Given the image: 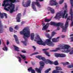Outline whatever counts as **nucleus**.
<instances>
[{
    "mask_svg": "<svg viewBox=\"0 0 73 73\" xmlns=\"http://www.w3.org/2000/svg\"><path fill=\"white\" fill-rule=\"evenodd\" d=\"M21 35H23V38L25 40V41H22V42L25 45V46H27V38L30 36V31L28 30V29L27 28H25L22 31L19 32Z\"/></svg>",
    "mask_w": 73,
    "mask_h": 73,
    "instance_id": "nucleus-1",
    "label": "nucleus"
},
{
    "mask_svg": "<svg viewBox=\"0 0 73 73\" xmlns=\"http://www.w3.org/2000/svg\"><path fill=\"white\" fill-rule=\"evenodd\" d=\"M15 1H13L11 0H5L3 1V3L2 4L3 7H5V8L6 7H12V6L14 5L13 3H15Z\"/></svg>",
    "mask_w": 73,
    "mask_h": 73,
    "instance_id": "nucleus-2",
    "label": "nucleus"
},
{
    "mask_svg": "<svg viewBox=\"0 0 73 73\" xmlns=\"http://www.w3.org/2000/svg\"><path fill=\"white\" fill-rule=\"evenodd\" d=\"M39 63L40 65V66L39 68H35V69L37 73H41V70H42V69L44 68V66L45 64H44V62L41 61Z\"/></svg>",
    "mask_w": 73,
    "mask_h": 73,
    "instance_id": "nucleus-3",
    "label": "nucleus"
},
{
    "mask_svg": "<svg viewBox=\"0 0 73 73\" xmlns=\"http://www.w3.org/2000/svg\"><path fill=\"white\" fill-rule=\"evenodd\" d=\"M70 14L71 16H69L67 18L66 23V26H67L68 25L69 22V20H71L72 21H73V12H72V9H70Z\"/></svg>",
    "mask_w": 73,
    "mask_h": 73,
    "instance_id": "nucleus-4",
    "label": "nucleus"
},
{
    "mask_svg": "<svg viewBox=\"0 0 73 73\" xmlns=\"http://www.w3.org/2000/svg\"><path fill=\"white\" fill-rule=\"evenodd\" d=\"M35 5H37L38 7H39V8H40V7H41V5H40V3H39V2H32V7L33 9V10H34L35 11H37V10H36V8L35 7Z\"/></svg>",
    "mask_w": 73,
    "mask_h": 73,
    "instance_id": "nucleus-5",
    "label": "nucleus"
},
{
    "mask_svg": "<svg viewBox=\"0 0 73 73\" xmlns=\"http://www.w3.org/2000/svg\"><path fill=\"white\" fill-rule=\"evenodd\" d=\"M63 25H64V23H60V27H61L63 29L62 32H66V31H67V29H68V25L67 26H66V24H65V26H63Z\"/></svg>",
    "mask_w": 73,
    "mask_h": 73,
    "instance_id": "nucleus-6",
    "label": "nucleus"
},
{
    "mask_svg": "<svg viewBox=\"0 0 73 73\" xmlns=\"http://www.w3.org/2000/svg\"><path fill=\"white\" fill-rule=\"evenodd\" d=\"M45 43L48 46H53L54 44L51 41L50 39H47L46 40Z\"/></svg>",
    "mask_w": 73,
    "mask_h": 73,
    "instance_id": "nucleus-7",
    "label": "nucleus"
},
{
    "mask_svg": "<svg viewBox=\"0 0 73 73\" xmlns=\"http://www.w3.org/2000/svg\"><path fill=\"white\" fill-rule=\"evenodd\" d=\"M49 5L50 6H54L58 5V3L56 2V0H50Z\"/></svg>",
    "mask_w": 73,
    "mask_h": 73,
    "instance_id": "nucleus-8",
    "label": "nucleus"
},
{
    "mask_svg": "<svg viewBox=\"0 0 73 73\" xmlns=\"http://www.w3.org/2000/svg\"><path fill=\"white\" fill-rule=\"evenodd\" d=\"M31 0H27V5L26 4H24V2H23L22 3V5L24 7H28L29 6L31 5Z\"/></svg>",
    "mask_w": 73,
    "mask_h": 73,
    "instance_id": "nucleus-9",
    "label": "nucleus"
},
{
    "mask_svg": "<svg viewBox=\"0 0 73 73\" xmlns=\"http://www.w3.org/2000/svg\"><path fill=\"white\" fill-rule=\"evenodd\" d=\"M21 17V13H18L16 17L17 21L18 22V23H20V22L21 21L20 20Z\"/></svg>",
    "mask_w": 73,
    "mask_h": 73,
    "instance_id": "nucleus-10",
    "label": "nucleus"
},
{
    "mask_svg": "<svg viewBox=\"0 0 73 73\" xmlns=\"http://www.w3.org/2000/svg\"><path fill=\"white\" fill-rule=\"evenodd\" d=\"M62 14L61 13H58L56 15L55 17H54V19H58L59 20L60 18H61V16H62Z\"/></svg>",
    "mask_w": 73,
    "mask_h": 73,
    "instance_id": "nucleus-11",
    "label": "nucleus"
},
{
    "mask_svg": "<svg viewBox=\"0 0 73 73\" xmlns=\"http://www.w3.org/2000/svg\"><path fill=\"white\" fill-rule=\"evenodd\" d=\"M38 40L37 41V43L39 45H41V43L43 41L41 40V39L39 37L37 38H36V40Z\"/></svg>",
    "mask_w": 73,
    "mask_h": 73,
    "instance_id": "nucleus-12",
    "label": "nucleus"
},
{
    "mask_svg": "<svg viewBox=\"0 0 73 73\" xmlns=\"http://www.w3.org/2000/svg\"><path fill=\"white\" fill-rule=\"evenodd\" d=\"M49 23H47L46 25L43 27L42 28V30H43V31L46 30L48 28V27H49Z\"/></svg>",
    "mask_w": 73,
    "mask_h": 73,
    "instance_id": "nucleus-13",
    "label": "nucleus"
},
{
    "mask_svg": "<svg viewBox=\"0 0 73 73\" xmlns=\"http://www.w3.org/2000/svg\"><path fill=\"white\" fill-rule=\"evenodd\" d=\"M60 37L58 36L56 38H53L52 39V41L54 42H58L59 40H58V39Z\"/></svg>",
    "mask_w": 73,
    "mask_h": 73,
    "instance_id": "nucleus-14",
    "label": "nucleus"
},
{
    "mask_svg": "<svg viewBox=\"0 0 73 73\" xmlns=\"http://www.w3.org/2000/svg\"><path fill=\"white\" fill-rule=\"evenodd\" d=\"M70 47V46L68 45H64L62 48V49H68Z\"/></svg>",
    "mask_w": 73,
    "mask_h": 73,
    "instance_id": "nucleus-15",
    "label": "nucleus"
},
{
    "mask_svg": "<svg viewBox=\"0 0 73 73\" xmlns=\"http://www.w3.org/2000/svg\"><path fill=\"white\" fill-rule=\"evenodd\" d=\"M48 11H50L51 12V13L53 14L54 13V10L50 7H48Z\"/></svg>",
    "mask_w": 73,
    "mask_h": 73,
    "instance_id": "nucleus-16",
    "label": "nucleus"
},
{
    "mask_svg": "<svg viewBox=\"0 0 73 73\" xmlns=\"http://www.w3.org/2000/svg\"><path fill=\"white\" fill-rule=\"evenodd\" d=\"M28 71L29 72H30V71H31V73H36L35 70L32 69V67H30L28 69Z\"/></svg>",
    "mask_w": 73,
    "mask_h": 73,
    "instance_id": "nucleus-17",
    "label": "nucleus"
},
{
    "mask_svg": "<svg viewBox=\"0 0 73 73\" xmlns=\"http://www.w3.org/2000/svg\"><path fill=\"white\" fill-rule=\"evenodd\" d=\"M14 37L15 38V41H16L17 43V44H19V39H18V38L16 35H14Z\"/></svg>",
    "mask_w": 73,
    "mask_h": 73,
    "instance_id": "nucleus-18",
    "label": "nucleus"
},
{
    "mask_svg": "<svg viewBox=\"0 0 73 73\" xmlns=\"http://www.w3.org/2000/svg\"><path fill=\"white\" fill-rule=\"evenodd\" d=\"M44 62L47 64H48V63H49L50 64H51V65L52 64H53V61H52L49 59H46L45 61H44Z\"/></svg>",
    "mask_w": 73,
    "mask_h": 73,
    "instance_id": "nucleus-19",
    "label": "nucleus"
},
{
    "mask_svg": "<svg viewBox=\"0 0 73 73\" xmlns=\"http://www.w3.org/2000/svg\"><path fill=\"white\" fill-rule=\"evenodd\" d=\"M12 7V9H10V13H12L13 12H15V5H13Z\"/></svg>",
    "mask_w": 73,
    "mask_h": 73,
    "instance_id": "nucleus-20",
    "label": "nucleus"
},
{
    "mask_svg": "<svg viewBox=\"0 0 73 73\" xmlns=\"http://www.w3.org/2000/svg\"><path fill=\"white\" fill-rule=\"evenodd\" d=\"M14 49L15 50L17 51V52H19L20 50H19V48L18 47L16 46H14Z\"/></svg>",
    "mask_w": 73,
    "mask_h": 73,
    "instance_id": "nucleus-21",
    "label": "nucleus"
},
{
    "mask_svg": "<svg viewBox=\"0 0 73 73\" xmlns=\"http://www.w3.org/2000/svg\"><path fill=\"white\" fill-rule=\"evenodd\" d=\"M34 37H35V34L33 33H31V40H33L34 39Z\"/></svg>",
    "mask_w": 73,
    "mask_h": 73,
    "instance_id": "nucleus-22",
    "label": "nucleus"
},
{
    "mask_svg": "<svg viewBox=\"0 0 73 73\" xmlns=\"http://www.w3.org/2000/svg\"><path fill=\"white\" fill-rule=\"evenodd\" d=\"M66 57V55L64 54H60V57L61 58H64Z\"/></svg>",
    "mask_w": 73,
    "mask_h": 73,
    "instance_id": "nucleus-23",
    "label": "nucleus"
},
{
    "mask_svg": "<svg viewBox=\"0 0 73 73\" xmlns=\"http://www.w3.org/2000/svg\"><path fill=\"white\" fill-rule=\"evenodd\" d=\"M56 69L57 71V70H62L61 67L58 66H57L56 67Z\"/></svg>",
    "mask_w": 73,
    "mask_h": 73,
    "instance_id": "nucleus-24",
    "label": "nucleus"
},
{
    "mask_svg": "<svg viewBox=\"0 0 73 73\" xmlns=\"http://www.w3.org/2000/svg\"><path fill=\"white\" fill-rule=\"evenodd\" d=\"M20 56L21 57V58H23L24 60H26V57L24 55H22L21 54H19Z\"/></svg>",
    "mask_w": 73,
    "mask_h": 73,
    "instance_id": "nucleus-25",
    "label": "nucleus"
},
{
    "mask_svg": "<svg viewBox=\"0 0 73 73\" xmlns=\"http://www.w3.org/2000/svg\"><path fill=\"white\" fill-rule=\"evenodd\" d=\"M52 64H54L55 65H58V61L56 60V61H55L54 62H53V63L51 64V65H52Z\"/></svg>",
    "mask_w": 73,
    "mask_h": 73,
    "instance_id": "nucleus-26",
    "label": "nucleus"
},
{
    "mask_svg": "<svg viewBox=\"0 0 73 73\" xmlns=\"http://www.w3.org/2000/svg\"><path fill=\"white\" fill-rule=\"evenodd\" d=\"M54 56L56 57H60V54L55 53L54 54Z\"/></svg>",
    "mask_w": 73,
    "mask_h": 73,
    "instance_id": "nucleus-27",
    "label": "nucleus"
},
{
    "mask_svg": "<svg viewBox=\"0 0 73 73\" xmlns=\"http://www.w3.org/2000/svg\"><path fill=\"white\" fill-rule=\"evenodd\" d=\"M50 21H51V19H46L44 20L45 23H48V22H49Z\"/></svg>",
    "mask_w": 73,
    "mask_h": 73,
    "instance_id": "nucleus-28",
    "label": "nucleus"
},
{
    "mask_svg": "<svg viewBox=\"0 0 73 73\" xmlns=\"http://www.w3.org/2000/svg\"><path fill=\"white\" fill-rule=\"evenodd\" d=\"M44 53L46 55V56H47L48 57H50V54H49V52H44Z\"/></svg>",
    "mask_w": 73,
    "mask_h": 73,
    "instance_id": "nucleus-29",
    "label": "nucleus"
},
{
    "mask_svg": "<svg viewBox=\"0 0 73 73\" xmlns=\"http://www.w3.org/2000/svg\"><path fill=\"white\" fill-rule=\"evenodd\" d=\"M4 47L3 48V50L5 51L7 50V47L5 46V45L4 44Z\"/></svg>",
    "mask_w": 73,
    "mask_h": 73,
    "instance_id": "nucleus-30",
    "label": "nucleus"
},
{
    "mask_svg": "<svg viewBox=\"0 0 73 73\" xmlns=\"http://www.w3.org/2000/svg\"><path fill=\"white\" fill-rule=\"evenodd\" d=\"M51 70V68H50L49 69H47V70H45L44 72V73H49V71L50 70Z\"/></svg>",
    "mask_w": 73,
    "mask_h": 73,
    "instance_id": "nucleus-31",
    "label": "nucleus"
},
{
    "mask_svg": "<svg viewBox=\"0 0 73 73\" xmlns=\"http://www.w3.org/2000/svg\"><path fill=\"white\" fill-rule=\"evenodd\" d=\"M13 29L12 28V27H10L9 28V31L10 32H13Z\"/></svg>",
    "mask_w": 73,
    "mask_h": 73,
    "instance_id": "nucleus-32",
    "label": "nucleus"
},
{
    "mask_svg": "<svg viewBox=\"0 0 73 73\" xmlns=\"http://www.w3.org/2000/svg\"><path fill=\"white\" fill-rule=\"evenodd\" d=\"M36 57L37 58H38L39 60H41V56H36Z\"/></svg>",
    "mask_w": 73,
    "mask_h": 73,
    "instance_id": "nucleus-33",
    "label": "nucleus"
},
{
    "mask_svg": "<svg viewBox=\"0 0 73 73\" xmlns=\"http://www.w3.org/2000/svg\"><path fill=\"white\" fill-rule=\"evenodd\" d=\"M50 25H54L55 26L56 23L54 22H50Z\"/></svg>",
    "mask_w": 73,
    "mask_h": 73,
    "instance_id": "nucleus-34",
    "label": "nucleus"
},
{
    "mask_svg": "<svg viewBox=\"0 0 73 73\" xmlns=\"http://www.w3.org/2000/svg\"><path fill=\"white\" fill-rule=\"evenodd\" d=\"M60 71H57V70H54L53 71H52V73H60Z\"/></svg>",
    "mask_w": 73,
    "mask_h": 73,
    "instance_id": "nucleus-35",
    "label": "nucleus"
},
{
    "mask_svg": "<svg viewBox=\"0 0 73 73\" xmlns=\"http://www.w3.org/2000/svg\"><path fill=\"white\" fill-rule=\"evenodd\" d=\"M69 64V63L68 62H66V63H63V65H66Z\"/></svg>",
    "mask_w": 73,
    "mask_h": 73,
    "instance_id": "nucleus-36",
    "label": "nucleus"
},
{
    "mask_svg": "<svg viewBox=\"0 0 73 73\" xmlns=\"http://www.w3.org/2000/svg\"><path fill=\"white\" fill-rule=\"evenodd\" d=\"M41 60H43V61H44V62H45V60H46V59H45V58H44V57H42Z\"/></svg>",
    "mask_w": 73,
    "mask_h": 73,
    "instance_id": "nucleus-37",
    "label": "nucleus"
},
{
    "mask_svg": "<svg viewBox=\"0 0 73 73\" xmlns=\"http://www.w3.org/2000/svg\"><path fill=\"white\" fill-rule=\"evenodd\" d=\"M60 23H55V26H57L58 27L60 26Z\"/></svg>",
    "mask_w": 73,
    "mask_h": 73,
    "instance_id": "nucleus-38",
    "label": "nucleus"
},
{
    "mask_svg": "<svg viewBox=\"0 0 73 73\" xmlns=\"http://www.w3.org/2000/svg\"><path fill=\"white\" fill-rule=\"evenodd\" d=\"M38 54V52H35L33 54H31V56H33L35 54Z\"/></svg>",
    "mask_w": 73,
    "mask_h": 73,
    "instance_id": "nucleus-39",
    "label": "nucleus"
},
{
    "mask_svg": "<svg viewBox=\"0 0 73 73\" xmlns=\"http://www.w3.org/2000/svg\"><path fill=\"white\" fill-rule=\"evenodd\" d=\"M15 29H16V30H18V29H19V26L18 25L16 26L15 27Z\"/></svg>",
    "mask_w": 73,
    "mask_h": 73,
    "instance_id": "nucleus-40",
    "label": "nucleus"
},
{
    "mask_svg": "<svg viewBox=\"0 0 73 73\" xmlns=\"http://www.w3.org/2000/svg\"><path fill=\"white\" fill-rule=\"evenodd\" d=\"M18 57L19 58V62H21V58L20 57Z\"/></svg>",
    "mask_w": 73,
    "mask_h": 73,
    "instance_id": "nucleus-41",
    "label": "nucleus"
},
{
    "mask_svg": "<svg viewBox=\"0 0 73 73\" xmlns=\"http://www.w3.org/2000/svg\"><path fill=\"white\" fill-rule=\"evenodd\" d=\"M3 15L5 16L6 19H7V14L3 13Z\"/></svg>",
    "mask_w": 73,
    "mask_h": 73,
    "instance_id": "nucleus-42",
    "label": "nucleus"
},
{
    "mask_svg": "<svg viewBox=\"0 0 73 73\" xmlns=\"http://www.w3.org/2000/svg\"><path fill=\"white\" fill-rule=\"evenodd\" d=\"M64 0H60L59 2V4H62V3H64Z\"/></svg>",
    "mask_w": 73,
    "mask_h": 73,
    "instance_id": "nucleus-43",
    "label": "nucleus"
},
{
    "mask_svg": "<svg viewBox=\"0 0 73 73\" xmlns=\"http://www.w3.org/2000/svg\"><path fill=\"white\" fill-rule=\"evenodd\" d=\"M1 19H3V18H4V16H3L4 14H3V13H1Z\"/></svg>",
    "mask_w": 73,
    "mask_h": 73,
    "instance_id": "nucleus-44",
    "label": "nucleus"
},
{
    "mask_svg": "<svg viewBox=\"0 0 73 73\" xmlns=\"http://www.w3.org/2000/svg\"><path fill=\"white\" fill-rule=\"evenodd\" d=\"M65 52H66V53H69V52H70V50H68V49H67Z\"/></svg>",
    "mask_w": 73,
    "mask_h": 73,
    "instance_id": "nucleus-45",
    "label": "nucleus"
},
{
    "mask_svg": "<svg viewBox=\"0 0 73 73\" xmlns=\"http://www.w3.org/2000/svg\"><path fill=\"white\" fill-rule=\"evenodd\" d=\"M55 34H56L55 33L53 32L52 34V35H51L52 37H53V36H54V35H55Z\"/></svg>",
    "mask_w": 73,
    "mask_h": 73,
    "instance_id": "nucleus-46",
    "label": "nucleus"
},
{
    "mask_svg": "<svg viewBox=\"0 0 73 73\" xmlns=\"http://www.w3.org/2000/svg\"><path fill=\"white\" fill-rule=\"evenodd\" d=\"M57 50H50V52H57Z\"/></svg>",
    "mask_w": 73,
    "mask_h": 73,
    "instance_id": "nucleus-47",
    "label": "nucleus"
},
{
    "mask_svg": "<svg viewBox=\"0 0 73 73\" xmlns=\"http://www.w3.org/2000/svg\"><path fill=\"white\" fill-rule=\"evenodd\" d=\"M40 45H43L44 46H45V42L44 43H41V44Z\"/></svg>",
    "mask_w": 73,
    "mask_h": 73,
    "instance_id": "nucleus-48",
    "label": "nucleus"
},
{
    "mask_svg": "<svg viewBox=\"0 0 73 73\" xmlns=\"http://www.w3.org/2000/svg\"><path fill=\"white\" fill-rule=\"evenodd\" d=\"M21 52L23 53H25L27 52L25 50H22Z\"/></svg>",
    "mask_w": 73,
    "mask_h": 73,
    "instance_id": "nucleus-49",
    "label": "nucleus"
},
{
    "mask_svg": "<svg viewBox=\"0 0 73 73\" xmlns=\"http://www.w3.org/2000/svg\"><path fill=\"white\" fill-rule=\"evenodd\" d=\"M71 40L70 42H73V37H71Z\"/></svg>",
    "mask_w": 73,
    "mask_h": 73,
    "instance_id": "nucleus-50",
    "label": "nucleus"
},
{
    "mask_svg": "<svg viewBox=\"0 0 73 73\" xmlns=\"http://www.w3.org/2000/svg\"><path fill=\"white\" fill-rule=\"evenodd\" d=\"M48 49H49V48L48 49H45V48H44V49H43L42 50H43V51H45V50H48Z\"/></svg>",
    "mask_w": 73,
    "mask_h": 73,
    "instance_id": "nucleus-51",
    "label": "nucleus"
},
{
    "mask_svg": "<svg viewBox=\"0 0 73 73\" xmlns=\"http://www.w3.org/2000/svg\"><path fill=\"white\" fill-rule=\"evenodd\" d=\"M7 45H8V44H9V41L7 40Z\"/></svg>",
    "mask_w": 73,
    "mask_h": 73,
    "instance_id": "nucleus-52",
    "label": "nucleus"
},
{
    "mask_svg": "<svg viewBox=\"0 0 73 73\" xmlns=\"http://www.w3.org/2000/svg\"><path fill=\"white\" fill-rule=\"evenodd\" d=\"M73 26V21L71 22V23L70 25L71 27H72Z\"/></svg>",
    "mask_w": 73,
    "mask_h": 73,
    "instance_id": "nucleus-53",
    "label": "nucleus"
},
{
    "mask_svg": "<svg viewBox=\"0 0 73 73\" xmlns=\"http://www.w3.org/2000/svg\"><path fill=\"white\" fill-rule=\"evenodd\" d=\"M33 48H34V50H36V48L34 46H33Z\"/></svg>",
    "mask_w": 73,
    "mask_h": 73,
    "instance_id": "nucleus-54",
    "label": "nucleus"
},
{
    "mask_svg": "<svg viewBox=\"0 0 73 73\" xmlns=\"http://www.w3.org/2000/svg\"><path fill=\"white\" fill-rule=\"evenodd\" d=\"M46 33H48V32H50V31L49 30H46Z\"/></svg>",
    "mask_w": 73,
    "mask_h": 73,
    "instance_id": "nucleus-55",
    "label": "nucleus"
},
{
    "mask_svg": "<svg viewBox=\"0 0 73 73\" xmlns=\"http://www.w3.org/2000/svg\"><path fill=\"white\" fill-rule=\"evenodd\" d=\"M64 4L65 5V8H67V5H66V3H65Z\"/></svg>",
    "mask_w": 73,
    "mask_h": 73,
    "instance_id": "nucleus-56",
    "label": "nucleus"
},
{
    "mask_svg": "<svg viewBox=\"0 0 73 73\" xmlns=\"http://www.w3.org/2000/svg\"><path fill=\"white\" fill-rule=\"evenodd\" d=\"M52 36H49V37L48 38H49V39H48L50 40H51V39H52Z\"/></svg>",
    "mask_w": 73,
    "mask_h": 73,
    "instance_id": "nucleus-57",
    "label": "nucleus"
},
{
    "mask_svg": "<svg viewBox=\"0 0 73 73\" xmlns=\"http://www.w3.org/2000/svg\"><path fill=\"white\" fill-rule=\"evenodd\" d=\"M5 9L6 11H9V9H7L6 8H5Z\"/></svg>",
    "mask_w": 73,
    "mask_h": 73,
    "instance_id": "nucleus-58",
    "label": "nucleus"
},
{
    "mask_svg": "<svg viewBox=\"0 0 73 73\" xmlns=\"http://www.w3.org/2000/svg\"><path fill=\"white\" fill-rule=\"evenodd\" d=\"M68 15V14H66V15L64 17L65 18H66Z\"/></svg>",
    "mask_w": 73,
    "mask_h": 73,
    "instance_id": "nucleus-59",
    "label": "nucleus"
},
{
    "mask_svg": "<svg viewBox=\"0 0 73 73\" xmlns=\"http://www.w3.org/2000/svg\"><path fill=\"white\" fill-rule=\"evenodd\" d=\"M38 0L40 1H43L44 0H36V1H38Z\"/></svg>",
    "mask_w": 73,
    "mask_h": 73,
    "instance_id": "nucleus-60",
    "label": "nucleus"
},
{
    "mask_svg": "<svg viewBox=\"0 0 73 73\" xmlns=\"http://www.w3.org/2000/svg\"><path fill=\"white\" fill-rule=\"evenodd\" d=\"M46 37L47 38H48V37H49V34H48L46 35Z\"/></svg>",
    "mask_w": 73,
    "mask_h": 73,
    "instance_id": "nucleus-61",
    "label": "nucleus"
},
{
    "mask_svg": "<svg viewBox=\"0 0 73 73\" xmlns=\"http://www.w3.org/2000/svg\"><path fill=\"white\" fill-rule=\"evenodd\" d=\"M56 50H60V48H56Z\"/></svg>",
    "mask_w": 73,
    "mask_h": 73,
    "instance_id": "nucleus-62",
    "label": "nucleus"
},
{
    "mask_svg": "<svg viewBox=\"0 0 73 73\" xmlns=\"http://www.w3.org/2000/svg\"><path fill=\"white\" fill-rule=\"evenodd\" d=\"M65 14L64 13L63 15V18H64V16H65Z\"/></svg>",
    "mask_w": 73,
    "mask_h": 73,
    "instance_id": "nucleus-63",
    "label": "nucleus"
},
{
    "mask_svg": "<svg viewBox=\"0 0 73 73\" xmlns=\"http://www.w3.org/2000/svg\"><path fill=\"white\" fill-rule=\"evenodd\" d=\"M57 30L58 31H59V30H60V27H58L57 28Z\"/></svg>",
    "mask_w": 73,
    "mask_h": 73,
    "instance_id": "nucleus-64",
    "label": "nucleus"
}]
</instances>
